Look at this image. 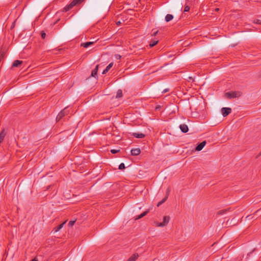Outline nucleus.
<instances>
[{
  "label": "nucleus",
  "instance_id": "14",
  "mask_svg": "<svg viewBox=\"0 0 261 261\" xmlns=\"http://www.w3.org/2000/svg\"><path fill=\"white\" fill-rule=\"evenodd\" d=\"M133 136L137 138H143L145 137V135L143 133H134L133 134Z\"/></svg>",
  "mask_w": 261,
  "mask_h": 261
},
{
  "label": "nucleus",
  "instance_id": "22",
  "mask_svg": "<svg viewBox=\"0 0 261 261\" xmlns=\"http://www.w3.org/2000/svg\"><path fill=\"white\" fill-rule=\"evenodd\" d=\"M228 210H229V208L220 210L218 212L217 214L218 215H223V214L226 213L228 211Z\"/></svg>",
  "mask_w": 261,
  "mask_h": 261
},
{
  "label": "nucleus",
  "instance_id": "35",
  "mask_svg": "<svg viewBox=\"0 0 261 261\" xmlns=\"http://www.w3.org/2000/svg\"><path fill=\"white\" fill-rule=\"evenodd\" d=\"M15 22H14L11 26V29L14 27Z\"/></svg>",
  "mask_w": 261,
  "mask_h": 261
},
{
  "label": "nucleus",
  "instance_id": "3",
  "mask_svg": "<svg viewBox=\"0 0 261 261\" xmlns=\"http://www.w3.org/2000/svg\"><path fill=\"white\" fill-rule=\"evenodd\" d=\"M170 220L169 216H164L163 221L162 223L156 222V225L158 227H163L167 225Z\"/></svg>",
  "mask_w": 261,
  "mask_h": 261
},
{
  "label": "nucleus",
  "instance_id": "4",
  "mask_svg": "<svg viewBox=\"0 0 261 261\" xmlns=\"http://www.w3.org/2000/svg\"><path fill=\"white\" fill-rule=\"evenodd\" d=\"M68 113V111L66 110V109H64L63 110L61 111L59 114L57 115L56 117V120L57 121H59L60 120L62 119V118L66 115H67Z\"/></svg>",
  "mask_w": 261,
  "mask_h": 261
},
{
  "label": "nucleus",
  "instance_id": "33",
  "mask_svg": "<svg viewBox=\"0 0 261 261\" xmlns=\"http://www.w3.org/2000/svg\"><path fill=\"white\" fill-rule=\"evenodd\" d=\"M34 261H38V258L37 257H35L34 258Z\"/></svg>",
  "mask_w": 261,
  "mask_h": 261
},
{
  "label": "nucleus",
  "instance_id": "25",
  "mask_svg": "<svg viewBox=\"0 0 261 261\" xmlns=\"http://www.w3.org/2000/svg\"><path fill=\"white\" fill-rule=\"evenodd\" d=\"M125 168V165L124 163H121L119 166V169L122 170Z\"/></svg>",
  "mask_w": 261,
  "mask_h": 261
},
{
  "label": "nucleus",
  "instance_id": "10",
  "mask_svg": "<svg viewBox=\"0 0 261 261\" xmlns=\"http://www.w3.org/2000/svg\"><path fill=\"white\" fill-rule=\"evenodd\" d=\"M99 65H97L95 68L91 72V76L96 77L97 74Z\"/></svg>",
  "mask_w": 261,
  "mask_h": 261
},
{
  "label": "nucleus",
  "instance_id": "16",
  "mask_svg": "<svg viewBox=\"0 0 261 261\" xmlns=\"http://www.w3.org/2000/svg\"><path fill=\"white\" fill-rule=\"evenodd\" d=\"M173 18V16L172 14H168L165 16V20L166 22H169L172 20Z\"/></svg>",
  "mask_w": 261,
  "mask_h": 261
},
{
  "label": "nucleus",
  "instance_id": "36",
  "mask_svg": "<svg viewBox=\"0 0 261 261\" xmlns=\"http://www.w3.org/2000/svg\"><path fill=\"white\" fill-rule=\"evenodd\" d=\"M121 23L120 21H118L116 24L117 25H119Z\"/></svg>",
  "mask_w": 261,
  "mask_h": 261
},
{
  "label": "nucleus",
  "instance_id": "6",
  "mask_svg": "<svg viewBox=\"0 0 261 261\" xmlns=\"http://www.w3.org/2000/svg\"><path fill=\"white\" fill-rule=\"evenodd\" d=\"M23 62L20 60H15L11 66V68L13 69L15 67H19L22 64Z\"/></svg>",
  "mask_w": 261,
  "mask_h": 261
},
{
  "label": "nucleus",
  "instance_id": "34",
  "mask_svg": "<svg viewBox=\"0 0 261 261\" xmlns=\"http://www.w3.org/2000/svg\"><path fill=\"white\" fill-rule=\"evenodd\" d=\"M259 210H257L255 212V213H254V215H257V214L259 212Z\"/></svg>",
  "mask_w": 261,
  "mask_h": 261
},
{
  "label": "nucleus",
  "instance_id": "38",
  "mask_svg": "<svg viewBox=\"0 0 261 261\" xmlns=\"http://www.w3.org/2000/svg\"><path fill=\"white\" fill-rule=\"evenodd\" d=\"M189 79L190 80H193V79H192V77H189Z\"/></svg>",
  "mask_w": 261,
  "mask_h": 261
},
{
  "label": "nucleus",
  "instance_id": "15",
  "mask_svg": "<svg viewBox=\"0 0 261 261\" xmlns=\"http://www.w3.org/2000/svg\"><path fill=\"white\" fill-rule=\"evenodd\" d=\"M113 63H110L106 68V69L103 71L102 74H106L110 69V68L113 66Z\"/></svg>",
  "mask_w": 261,
  "mask_h": 261
},
{
  "label": "nucleus",
  "instance_id": "2",
  "mask_svg": "<svg viewBox=\"0 0 261 261\" xmlns=\"http://www.w3.org/2000/svg\"><path fill=\"white\" fill-rule=\"evenodd\" d=\"M242 93L240 91H231L226 92L225 94V96L228 99L239 97L241 96Z\"/></svg>",
  "mask_w": 261,
  "mask_h": 261
},
{
  "label": "nucleus",
  "instance_id": "18",
  "mask_svg": "<svg viewBox=\"0 0 261 261\" xmlns=\"http://www.w3.org/2000/svg\"><path fill=\"white\" fill-rule=\"evenodd\" d=\"M168 194H167V195L166 196V197H164L161 201H160V202H158V203L157 204V206H159L161 205H162L163 203H164L166 201L167 199L168 198Z\"/></svg>",
  "mask_w": 261,
  "mask_h": 261
},
{
  "label": "nucleus",
  "instance_id": "20",
  "mask_svg": "<svg viewBox=\"0 0 261 261\" xmlns=\"http://www.w3.org/2000/svg\"><path fill=\"white\" fill-rule=\"evenodd\" d=\"M122 91L121 90H118L117 92V94H116V98H120L121 97H122Z\"/></svg>",
  "mask_w": 261,
  "mask_h": 261
},
{
  "label": "nucleus",
  "instance_id": "12",
  "mask_svg": "<svg viewBox=\"0 0 261 261\" xmlns=\"http://www.w3.org/2000/svg\"><path fill=\"white\" fill-rule=\"evenodd\" d=\"M139 255L137 253L134 254L132 255L127 261H136V260L138 258Z\"/></svg>",
  "mask_w": 261,
  "mask_h": 261
},
{
  "label": "nucleus",
  "instance_id": "5",
  "mask_svg": "<svg viewBox=\"0 0 261 261\" xmlns=\"http://www.w3.org/2000/svg\"><path fill=\"white\" fill-rule=\"evenodd\" d=\"M231 112V109L230 108H223L221 109V113L223 117H226Z\"/></svg>",
  "mask_w": 261,
  "mask_h": 261
},
{
  "label": "nucleus",
  "instance_id": "19",
  "mask_svg": "<svg viewBox=\"0 0 261 261\" xmlns=\"http://www.w3.org/2000/svg\"><path fill=\"white\" fill-rule=\"evenodd\" d=\"M158 43V40H152L150 43H149V46L150 47H152L154 46H155L157 43Z\"/></svg>",
  "mask_w": 261,
  "mask_h": 261
},
{
  "label": "nucleus",
  "instance_id": "8",
  "mask_svg": "<svg viewBox=\"0 0 261 261\" xmlns=\"http://www.w3.org/2000/svg\"><path fill=\"white\" fill-rule=\"evenodd\" d=\"M130 152L132 155L136 156L139 155L140 153L141 150L140 148H136L132 149Z\"/></svg>",
  "mask_w": 261,
  "mask_h": 261
},
{
  "label": "nucleus",
  "instance_id": "1",
  "mask_svg": "<svg viewBox=\"0 0 261 261\" xmlns=\"http://www.w3.org/2000/svg\"><path fill=\"white\" fill-rule=\"evenodd\" d=\"M85 0H73L68 5H67L64 8V11L67 12L72 9L73 7L76 6L81 4Z\"/></svg>",
  "mask_w": 261,
  "mask_h": 261
},
{
  "label": "nucleus",
  "instance_id": "7",
  "mask_svg": "<svg viewBox=\"0 0 261 261\" xmlns=\"http://www.w3.org/2000/svg\"><path fill=\"white\" fill-rule=\"evenodd\" d=\"M205 144H206V141H202V142L199 143L196 147L195 150L196 151H200V150H201L202 149V148L204 147V146L205 145Z\"/></svg>",
  "mask_w": 261,
  "mask_h": 261
},
{
  "label": "nucleus",
  "instance_id": "11",
  "mask_svg": "<svg viewBox=\"0 0 261 261\" xmlns=\"http://www.w3.org/2000/svg\"><path fill=\"white\" fill-rule=\"evenodd\" d=\"M66 223V221L62 223V224H60L56 227L54 228V232H57L59 231L64 225V224Z\"/></svg>",
  "mask_w": 261,
  "mask_h": 261
},
{
  "label": "nucleus",
  "instance_id": "28",
  "mask_svg": "<svg viewBox=\"0 0 261 261\" xmlns=\"http://www.w3.org/2000/svg\"><path fill=\"white\" fill-rule=\"evenodd\" d=\"M190 10V7L188 6H185L184 8V12H188Z\"/></svg>",
  "mask_w": 261,
  "mask_h": 261
},
{
  "label": "nucleus",
  "instance_id": "30",
  "mask_svg": "<svg viewBox=\"0 0 261 261\" xmlns=\"http://www.w3.org/2000/svg\"><path fill=\"white\" fill-rule=\"evenodd\" d=\"M169 91V89L168 88H167V89H165L163 91H162V93H165L167 92H168Z\"/></svg>",
  "mask_w": 261,
  "mask_h": 261
},
{
  "label": "nucleus",
  "instance_id": "24",
  "mask_svg": "<svg viewBox=\"0 0 261 261\" xmlns=\"http://www.w3.org/2000/svg\"><path fill=\"white\" fill-rule=\"evenodd\" d=\"M76 220H71L69 222L68 225L69 227H72L75 223Z\"/></svg>",
  "mask_w": 261,
  "mask_h": 261
},
{
  "label": "nucleus",
  "instance_id": "39",
  "mask_svg": "<svg viewBox=\"0 0 261 261\" xmlns=\"http://www.w3.org/2000/svg\"><path fill=\"white\" fill-rule=\"evenodd\" d=\"M218 10H219V8L216 9V11H218Z\"/></svg>",
  "mask_w": 261,
  "mask_h": 261
},
{
  "label": "nucleus",
  "instance_id": "27",
  "mask_svg": "<svg viewBox=\"0 0 261 261\" xmlns=\"http://www.w3.org/2000/svg\"><path fill=\"white\" fill-rule=\"evenodd\" d=\"M119 151V150H116V149H111V152L113 154L116 153Z\"/></svg>",
  "mask_w": 261,
  "mask_h": 261
},
{
  "label": "nucleus",
  "instance_id": "17",
  "mask_svg": "<svg viewBox=\"0 0 261 261\" xmlns=\"http://www.w3.org/2000/svg\"><path fill=\"white\" fill-rule=\"evenodd\" d=\"M149 212V210H147L145 212H144L143 213H142V214H141L140 215H139L136 218V220H138V219H141L142 218H143V217H144L145 216H146L147 213H148Z\"/></svg>",
  "mask_w": 261,
  "mask_h": 261
},
{
  "label": "nucleus",
  "instance_id": "9",
  "mask_svg": "<svg viewBox=\"0 0 261 261\" xmlns=\"http://www.w3.org/2000/svg\"><path fill=\"white\" fill-rule=\"evenodd\" d=\"M181 131L183 133H187L189 130L188 127L186 124H182L179 125Z\"/></svg>",
  "mask_w": 261,
  "mask_h": 261
},
{
  "label": "nucleus",
  "instance_id": "13",
  "mask_svg": "<svg viewBox=\"0 0 261 261\" xmlns=\"http://www.w3.org/2000/svg\"><path fill=\"white\" fill-rule=\"evenodd\" d=\"M93 44H94V42H87L85 43H81V46H83L85 48H87Z\"/></svg>",
  "mask_w": 261,
  "mask_h": 261
},
{
  "label": "nucleus",
  "instance_id": "23",
  "mask_svg": "<svg viewBox=\"0 0 261 261\" xmlns=\"http://www.w3.org/2000/svg\"><path fill=\"white\" fill-rule=\"evenodd\" d=\"M5 57V52L2 50H0V59L1 60H3Z\"/></svg>",
  "mask_w": 261,
  "mask_h": 261
},
{
  "label": "nucleus",
  "instance_id": "21",
  "mask_svg": "<svg viewBox=\"0 0 261 261\" xmlns=\"http://www.w3.org/2000/svg\"><path fill=\"white\" fill-rule=\"evenodd\" d=\"M5 134L4 133V130H2L0 133V143L3 141L4 138L5 137Z\"/></svg>",
  "mask_w": 261,
  "mask_h": 261
},
{
  "label": "nucleus",
  "instance_id": "37",
  "mask_svg": "<svg viewBox=\"0 0 261 261\" xmlns=\"http://www.w3.org/2000/svg\"><path fill=\"white\" fill-rule=\"evenodd\" d=\"M260 155H261V151L259 153V154H258L257 158L258 157V156H260Z\"/></svg>",
  "mask_w": 261,
  "mask_h": 261
},
{
  "label": "nucleus",
  "instance_id": "31",
  "mask_svg": "<svg viewBox=\"0 0 261 261\" xmlns=\"http://www.w3.org/2000/svg\"><path fill=\"white\" fill-rule=\"evenodd\" d=\"M121 56L119 55H116V58L117 59H121Z\"/></svg>",
  "mask_w": 261,
  "mask_h": 261
},
{
  "label": "nucleus",
  "instance_id": "40",
  "mask_svg": "<svg viewBox=\"0 0 261 261\" xmlns=\"http://www.w3.org/2000/svg\"><path fill=\"white\" fill-rule=\"evenodd\" d=\"M30 261H33V259H32Z\"/></svg>",
  "mask_w": 261,
  "mask_h": 261
},
{
  "label": "nucleus",
  "instance_id": "29",
  "mask_svg": "<svg viewBox=\"0 0 261 261\" xmlns=\"http://www.w3.org/2000/svg\"><path fill=\"white\" fill-rule=\"evenodd\" d=\"M254 22L257 23V24H261V20H259V19H256V20L254 21Z\"/></svg>",
  "mask_w": 261,
  "mask_h": 261
},
{
  "label": "nucleus",
  "instance_id": "32",
  "mask_svg": "<svg viewBox=\"0 0 261 261\" xmlns=\"http://www.w3.org/2000/svg\"><path fill=\"white\" fill-rule=\"evenodd\" d=\"M158 31H155V32H153V34H152V36H155V35H156V34H158Z\"/></svg>",
  "mask_w": 261,
  "mask_h": 261
},
{
  "label": "nucleus",
  "instance_id": "26",
  "mask_svg": "<svg viewBox=\"0 0 261 261\" xmlns=\"http://www.w3.org/2000/svg\"><path fill=\"white\" fill-rule=\"evenodd\" d=\"M41 36L42 39H44L46 36V34L44 31L41 32Z\"/></svg>",
  "mask_w": 261,
  "mask_h": 261
}]
</instances>
